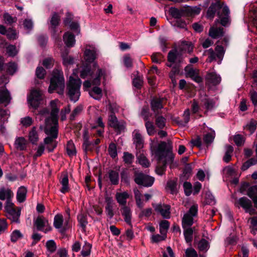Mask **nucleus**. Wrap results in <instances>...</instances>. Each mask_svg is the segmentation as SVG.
I'll list each match as a JSON object with an SVG mask.
<instances>
[{"label": "nucleus", "instance_id": "1", "mask_svg": "<svg viewBox=\"0 0 257 257\" xmlns=\"http://www.w3.org/2000/svg\"><path fill=\"white\" fill-rule=\"evenodd\" d=\"M151 150L157 161L156 172L161 176L165 173L167 165L172 164L174 161V155L172 151V144L165 142H161L157 146L152 144Z\"/></svg>", "mask_w": 257, "mask_h": 257}, {"label": "nucleus", "instance_id": "2", "mask_svg": "<svg viewBox=\"0 0 257 257\" xmlns=\"http://www.w3.org/2000/svg\"><path fill=\"white\" fill-rule=\"evenodd\" d=\"M151 150L157 161L156 172L161 176L165 173L167 165L172 164L174 161V155L172 151V144L165 142H161L157 146L152 144Z\"/></svg>", "mask_w": 257, "mask_h": 257}, {"label": "nucleus", "instance_id": "3", "mask_svg": "<svg viewBox=\"0 0 257 257\" xmlns=\"http://www.w3.org/2000/svg\"><path fill=\"white\" fill-rule=\"evenodd\" d=\"M65 88V80L63 71L61 69H54L50 80L48 91L52 93L54 91L59 94H63Z\"/></svg>", "mask_w": 257, "mask_h": 257}, {"label": "nucleus", "instance_id": "4", "mask_svg": "<svg viewBox=\"0 0 257 257\" xmlns=\"http://www.w3.org/2000/svg\"><path fill=\"white\" fill-rule=\"evenodd\" d=\"M81 85V81L80 79H74L70 76L67 84V95L71 101L74 102L78 100L80 95V88Z\"/></svg>", "mask_w": 257, "mask_h": 257}, {"label": "nucleus", "instance_id": "5", "mask_svg": "<svg viewBox=\"0 0 257 257\" xmlns=\"http://www.w3.org/2000/svg\"><path fill=\"white\" fill-rule=\"evenodd\" d=\"M198 213V205L194 204L191 206L187 212L184 214L182 220V225L183 229L189 227L193 224V217L197 216Z\"/></svg>", "mask_w": 257, "mask_h": 257}, {"label": "nucleus", "instance_id": "6", "mask_svg": "<svg viewBox=\"0 0 257 257\" xmlns=\"http://www.w3.org/2000/svg\"><path fill=\"white\" fill-rule=\"evenodd\" d=\"M58 100H52L50 102L51 107V116L45 119V125L58 127V114L59 109L57 107Z\"/></svg>", "mask_w": 257, "mask_h": 257}, {"label": "nucleus", "instance_id": "7", "mask_svg": "<svg viewBox=\"0 0 257 257\" xmlns=\"http://www.w3.org/2000/svg\"><path fill=\"white\" fill-rule=\"evenodd\" d=\"M135 182L139 185L149 187L152 186L154 182V178L152 177L144 174L141 172L135 171Z\"/></svg>", "mask_w": 257, "mask_h": 257}, {"label": "nucleus", "instance_id": "8", "mask_svg": "<svg viewBox=\"0 0 257 257\" xmlns=\"http://www.w3.org/2000/svg\"><path fill=\"white\" fill-rule=\"evenodd\" d=\"M108 124L114 129L117 135L124 132L125 129V122L122 120H118L115 115L113 113H111L108 116Z\"/></svg>", "mask_w": 257, "mask_h": 257}, {"label": "nucleus", "instance_id": "9", "mask_svg": "<svg viewBox=\"0 0 257 257\" xmlns=\"http://www.w3.org/2000/svg\"><path fill=\"white\" fill-rule=\"evenodd\" d=\"M236 207L238 208L242 207L245 212L253 215L256 213V211L252 207L251 200L246 197H242L236 200L234 203Z\"/></svg>", "mask_w": 257, "mask_h": 257}, {"label": "nucleus", "instance_id": "10", "mask_svg": "<svg viewBox=\"0 0 257 257\" xmlns=\"http://www.w3.org/2000/svg\"><path fill=\"white\" fill-rule=\"evenodd\" d=\"M44 132L48 136L44 139L46 144L57 143L55 139L58 137V127L45 125Z\"/></svg>", "mask_w": 257, "mask_h": 257}, {"label": "nucleus", "instance_id": "11", "mask_svg": "<svg viewBox=\"0 0 257 257\" xmlns=\"http://www.w3.org/2000/svg\"><path fill=\"white\" fill-rule=\"evenodd\" d=\"M35 226L39 231H42L45 233L52 230V227L49 225L48 220L43 216H39L34 222Z\"/></svg>", "mask_w": 257, "mask_h": 257}, {"label": "nucleus", "instance_id": "12", "mask_svg": "<svg viewBox=\"0 0 257 257\" xmlns=\"http://www.w3.org/2000/svg\"><path fill=\"white\" fill-rule=\"evenodd\" d=\"M105 71L104 69L98 68L96 72V76L91 82L89 80H86L83 83V86L85 88L90 87L91 85L98 86L100 84L101 78H105Z\"/></svg>", "mask_w": 257, "mask_h": 257}, {"label": "nucleus", "instance_id": "13", "mask_svg": "<svg viewBox=\"0 0 257 257\" xmlns=\"http://www.w3.org/2000/svg\"><path fill=\"white\" fill-rule=\"evenodd\" d=\"M152 205L155 211L160 213L164 218L169 219L170 218L171 207L170 205L162 203L153 204Z\"/></svg>", "mask_w": 257, "mask_h": 257}, {"label": "nucleus", "instance_id": "14", "mask_svg": "<svg viewBox=\"0 0 257 257\" xmlns=\"http://www.w3.org/2000/svg\"><path fill=\"white\" fill-rule=\"evenodd\" d=\"M42 92L39 90L35 89L31 91L28 101L32 107L36 108L39 106L42 100Z\"/></svg>", "mask_w": 257, "mask_h": 257}, {"label": "nucleus", "instance_id": "15", "mask_svg": "<svg viewBox=\"0 0 257 257\" xmlns=\"http://www.w3.org/2000/svg\"><path fill=\"white\" fill-rule=\"evenodd\" d=\"M60 21V16L56 13H54L50 21V26L49 29L50 30L52 35L56 38L59 36L57 35V27L59 26Z\"/></svg>", "mask_w": 257, "mask_h": 257}, {"label": "nucleus", "instance_id": "16", "mask_svg": "<svg viewBox=\"0 0 257 257\" xmlns=\"http://www.w3.org/2000/svg\"><path fill=\"white\" fill-rule=\"evenodd\" d=\"M6 213L7 218L12 222L19 223L20 222V217L21 214V208L16 207L9 210Z\"/></svg>", "mask_w": 257, "mask_h": 257}, {"label": "nucleus", "instance_id": "17", "mask_svg": "<svg viewBox=\"0 0 257 257\" xmlns=\"http://www.w3.org/2000/svg\"><path fill=\"white\" fill-rule=\"evenodd\" d=\"M133 140L137 149L140 150L144 147V138L139 130H135L133 132Z\"/></svg>", "mask_w": 257, "mask_h": 257}, {"label": "nucleus", "instance_id": "18", "mask_svg": "<svg viewBox=\"0 0 257 257\" xmlns=\"http://www.w3.org/2000/svg\"><path fill=\"white\" fill-rule=\"evenodd\" d=\"M230 11L227 6L223 7L221 13H218V16L220 19V24L224 26H227L229 24Z\"/></svg>", "mask_w": 257, "mask_h": 257}, {"label": "nucleus", "instance_id": "19", "mask_svg": "<svg viewBox=\"0 0 257 257\" xmlns=\"http://www.w3.org/2000/svg\"><path fill=\"white\" fill-rule=\"evenodd\" d=\"M164 98H153L151 100V105L152 110L154 111L155 115L159 113V110L163 108V102Z\"/></svg>", "mask_w": 257, "mask_h": 257}, {"label": "nucleus", "instance_id": "20", "mask_svg": "<svg viewBox=\"0 0 257 257\" xmlns=\"http://www.w3.org/2000/svg\"><path fill=\"white\" fill-rule=\"evenodd\" d=\"M120 211L124 221L132 227L133 226L132 223V215L131 208L127 206H124L121 207Z\"/></svg>", "mask_w": 257, "mask_h": 257}, {"label": "nucleus", "instance_id": "21", "mask_svg": "<svg viewBox=\"0 0 257 257\" xmlns=\"http://www.w3.org/2000/svg\"><path fill=\"white\" fill-rule=\"evenodd\" d=\"M215 3H212L209 7L207 12V17L209 19H212L214 17L216 11L222 8V5L219 0H216Z\"/></svg>", "mask_w": 257, "mask_h": 257}, {"label": "nucleus", "instance_id": "22", "mask_svg": "<svg viewBox=\"0 0 257 257\" xmlns=\"http://www.w3.org/2000/svg\"><path fill=\"white\" fill-rule=\"evenodd\" d=\"M64 222V218L62 215L57 214L56 215L54 218V226L56 228L60 229L61 232H64L67 229L65 225L63 226Z\"/></svg>", "mask_w": 257, "mask_h": 257}, {"label": "nucleus", "instance_id": "23", "mask_svg": "<svg viewBox=\"0 0 257 257\" xmlns=\"http://www.w3.org/2000/svg\"><path fill=\"white\" fill-rule=\"evenodd\" d=\"M97 55V51L95 48L86 49L84 52V59L87 63H91L96 58Z\"/></svg>", "mask_w": 257, "mask_h": 257}, {"label": "nucleus", "instance_id": "24", "mask_svg": "<svg viewBox=\"0 0 257 257\" xmlns=\"http://www.w3.org/2000/svg\"><path fill=\"white\" fill-rule=\"evenodd\" d=\"M105 202L106 203L105 207V212L109 218L111 219L114 215L113 200L111 197L106 196L105 197Z\"/></svg>", "mask_w": 257, "mask_h": 257}, {"label": "nucleus", "instance_id": "25", "mask_svg": "<svg viewBox=\"0 0 257 257\" xmlns=\"http://www.w3.org/2000/svg\"><path fill=\"white\" fill-rule=\"evenodd\" d=\"M11 97L7 89L0 90V103L4 104L7 106L10 102Z\"/></svg>", "mask_w": 257, "mask_h": 257}, {"label": "nucleus", "instance_id": "26", "mask_svg": "<svg viewBox=\"0 0 257 257\" xmlns=\"http://www.w3.org/2000/svg\"><path fill=\"white\" fill-rule=\"evenodd\" d=\"M129 197V194L126 191L117 192L115 194V198L117 203L122 206H126V200Z\"/></svg>", "mask_w": 257, "mask_h": 257}, {"label": "nucleus", "instance_id": "27", "mask_svg": "<svg viewBox=\"0 0 257 257\" xmlns=\"http://www.w3.org/2000/svg\"><path fill=\"white\" fill-rule=\"evenodd\" d=\"M207 82L213 85L218 84L221 81V77L215 72H210L206 75Z\"/></svg>", "mask_w": 257, "mask_h": 257}, {"label": "nucleus", "instance_id": "28", "mask_svg": "<svg viewBox=\"0 0 257 257\" xmlns=\"http://www.w3.org/2000/svg\"><path fill=\"white\" fill-rule=\"evenodd\" d=\"M63 41L67 47H72L75 43L74 35L69 32H66L63 36Z\"/></svg>", "mask_w": 257, "mask_h": 257}, {"label": "nucleus", "instance_id": "29", "mask_svg": "<svg viewBox=\"0 0 257 257\" xmlns=\"http://www.w3.org/2000/svg\"><path fill=\"white\" fill-rule=\"evenodd\" d=\"M69 52V50L67 49H65L61 52V56L63 60V64L64 66L73 64L74 62V58L68 55Z\"/></svg>", "mask_w": 257, "mask_h": 257}, {"label": "nucleus", "instance_id": "30", "mask_svg": "<svg viewBox=\"0 0 257 257\" xmlns=\"http://www.w3.org/2000/svg\"><path fill=\"white\" fill-rule=\"evenodd\" d=\"M60 184L62 185V187L60 191L61 193L65 194L68 192L70 190V187L69 186V180L67 175H65L59 180Z\"/></svg>", "mask_w": 257, "mask_h": 257}, {"label": "nucleus", "instance_id": "31", "mask_svg": "<svg viewBox=\"0 0 257 257\" xmlns=\"http://www.w3.org/2000/svg\"><path fill=\"white\" fill-rule=\"evenodd\" d=\"M92 71L89 64H86L81 67L80 71V76L82 79H85L88 77L92 76Z\"/></svg>", "mask_w": 257, "mask_h": 257}, {"label": "nucleus", "instance_id": "32", "mask_svg": "<svg viewBox=\"0 0 257 257\" xmlns=\"http://www.w3.org/2000/svg\"><path fill=\"white\" fill-rule=\"evenodd\" d=\"M215 131L211 129V132L207 133L203 135V143L206 145L207 147H208L213 143L215 139Z\"/></svg>", "mask_w": 257, "mask_h": 257}, {"label": "nucleus", "instance_id": "33", "mask_svg": "<svg viewBox=\"0 0 257 257\" xmlns=\"http://www.w3.org/2000/svg\"><path fill=\"white\" fill-rule=\"evenodd\" d=\"M134 196L136 205L139 209H142L145 206L144 201L142 200L143 195L137 188L134 189Z\"/></svg>", "mask_w": 257, "mask_h": 257}, {"label": "nucleus", "instance_id": "34", "mask_svg": "<svg viewBox=\"0 0 257 257\" xmlns=\"http://www.w3.org/2000/svg\"><path fill=\"white\" fill-rule=\"evenodd\" d=\"M27 190L26 187L21 186L19 188L17 193V199L20 203L24 202L26 199Z\"/></svg>", "mask_w": 257, "mask_h": 257}, {"label": "nucleus", "instance_id": "35", "mask_svg": "<svg viewBox=\"0 0 257 257\" xmlns=\"http://www.w3.org/2000/svg\"><path fill=\"white\" fill-rule=\"evenodd\" d=\"M91 97L95 100H100L102 97V89L97 86L93 87L89 92Z\"/></svg>", "mask_w": 257, "mask_h": 257}, {"label": "nucleus", "instance_id": "36", "mask_svg": "<svg viewBox=\"0 0 257 257\" xmlns=\"http://www.w3.org/2000/svg\"><path fill=\"white\" fill-rule=\"evenodd\" d=\"M27 140L24 137L17 138L15 142V147L20 151L25 150L27 148Z\"/></svg>", "mask_w": 257, "mask_h": 257}, {"label": "nucleus", "instance_id": "37", "mask_svg": "<svg viewBox=\"0 0 257 257\" xmlns=\"http://www.w3.org/2000/svg\"><path fill=\"white\" fill-rule=\"evenodd\" d=\"M13 196V193L9 188L2 187L0 188V199L2 200L11 199Z\"/></svg>", "mask_w": 257, "mask_h": 257}, {"label": "nucleus", "instance_id": "38", "mask_svg": "<svg viewBox=\"0 0 257 257\" xmlns=\"http://www.w3.org/2000/svg\"><path fill=\"white\" fill-rule=\"evenodd\" d=\"M209 36L213 38L216 39L222 37L223 35V29L222 28H211L209 31Z\"/></svg>", "mask_w": 257, "mask_h": 257}, {"label": "nucleus", "instance_id": "39", "mask_svg": "<svg viewBox=\"0 0 257 257\" xmlns=\"http://www.w3.org/2000/svg\"><path fill=\"white\" fill-rule=\"evenodd\" d=\"M108 178L112 185H116L119 183L118 173L114 170H110L108 172Z\"/></svg>", "mask_w": 257, "mask_h": 257}, {"label": "nucleus", "instance_id": "40", "mask_svg": "<svg viewBox=\"0 0 257 257\" xmlns=\"http://www.w3.org/2000/svg\"><path fill=\"white\" fill-rule=\"evenodd\" d=\"M202 102L207 111H211L215 108V102L212 99L205 98L202 100Z\"/></svg>", "mask_w": 257, "mask_h": 257}, {"label": "nucleus", "instance_id": "41", "mask_svg": "<svg viewBox=\"0 0 257 257\" xmlns=\"http://www.w3.org/2000/svg\"><path fill=\"white\" fill-rule=\"evenodd\" d=\"M170 227V223L166 220H162L159 224L160 232L162 235H167V231Z\"/></svg>", "mask_w": 257, "mask_h": 257}, {"label": "nucleus", "instance_id": "42", "mask_svg": "<svg viewBox=\"0 0 257 257\" xmlns=\"http://www.w3.org/2000/svg\"><path fill=\"white\" fill-rule=\"evenodd\" d=\"M194 228L187 227L184 229V235L187 243H191L193 239Z\"/></svg>", "mask_w": 257, "mask_h": 257}, {"label": "nucleus", "instance_id": "43", "mask_svg": "<svg viewBox=\"0 0 257 257\" xmlns=\"http://www.w3.org/2000/svg\"><path fill=\"white\" fill-rule=\"evenodd\" d=\"M66 149L67 153L69 156L72 157L76 154V148L72 141L68 142Z\"/></svg>", "mask_w": 257, "mask_h": 257}, {"label": "nucleus", "instance_id": "44", "mask_svg": "<svg viewBox=\"0 0 257 257\" xmlns=\"http://www.w3.org/2000/svg\"><path fill=\"white\" fill-rule=\"evenodd\" d=\"M233 151V148L230 145H227L225 146V153L223 157V160L228 163L231 160V155Z\"/></svg>", "mask_w": 257, "mask_h": 257}, {"label": "nucleus", "instance_id": "45", "mask_svg": "<svg viewBox=\"0 0 257 257\" xmlns=\"http://www.w3.org/2000/svg\"><path fill=\"white\" fill-rule=\"evenodd\" d=\"M10 116V111L9 109H4L0 107V119L3 124L8 122Z\"/></svg>", "mask_w": 257, "mask_h": 257}, {"label": "nucleus", "instance_id": "46", "mask_svg": "<svg viewBox=\"0 0 257 257\" xmlns=\"http://www.w3.org/2000/svg\"><path fill=\"white\" fill-rule=\"evenodd\" d=\"M77 219L80 226L82 228L83 230H85L86 225L88 223L87 216L83 213L79 214L77 216Z\"/></svg>", "mask_w": 257, "mask_h": 257}, {"label": "nucleus", "instance_id": "47", "mask_svg": "<svg viewBox=\"0 0 257 257\" xmlns=\"http://www.w3.org/2000/svg\"><path fill=\"white\" fill-rule=\"evenodd\" d=\"M257 163V157L256 158H252L244 162L242 167L241 170L245 171L247 170L250 166L255 165Z\"/></svg>", "mask_w": 257, "mask_h": 257}, {"label": "nucleus", "instance_id": "48", "mask_svg": "<svg viewBox=\"0 0 257 257\" xmlns=\"http://www.w3.org/2000/svg\"><path fill=\"white\" fill-rule=\"evenodd\" d=\"M257 121L251 119L244 127V128L249 131L250 134H253L256 128Z\"/></svg>", "mask_w": 257, "mask_h": 257}, {"label": "nucleus", "instance_id": "49", "mask_svg": "<svg viewBox=\"0 0 257 257\" xmlns=\"http://www.w3.org/2000/svg\"><path fill=\"white\" fill-rule=\"evenodd\" d=\"M198 248L201 251H207L209 248L208 242L205 239H202L198 242Z\"/></svg>", "mask_w": 257, "mask_h": 257}, {"label": "nucleus", "instance_id": "50", "mask_svg": "<svg viewBox=\"0 0 257 257\" xmlns=\"http://www.w3.org/2000/svg\"><path fill=\"white\" fill-rule=\"evenodd\" d=\"M171 15L175 19H180L183 16L182 8L178 9L174 7H171L170 9Z\"/></svg>", "mask_w": 257, "mask_h": 257}, {"label": "nucleus", "instance_id": "51", "mask_svg": "<svg viewBox=\"0 0 257 257\" xmlns=\"http://www.w3.org/2000/svg\"><path fill=\"white\" fill-rule=\"evenodd\" d=\"M178 53L176 50H171L168 54V61L170 63H174L177 60Z\"/></svg>", "mask_w": 257, "mask_h": 257}, {"label": "nucleus", "instance_id": "52", "mask_svg": "<svg viewBox=\"0 0 257 257\" xmlns=\"http://www.w3.org/2000/svg\"><path fill=\"white\" fill-rule=\"evenodd\" d=\"M108 152L110 157L114 159L117 156L116 145L113 143H111L108 146Z\"/></svg>", "mask_w": 257, "mask_h": 257}, {"label": "nucleus", "instance_id": "53", "mask_svg": "<svg viewBox=\"0 0 257 257\" xmlns=\"http://www.w3.org/2000/svg\"><path fill=\"white\" fill-rule=\"evenodd\" d=\"M29 140L32 144H35L38 140V136L35 127H33L29 133Z\"/></svg>", "mask_w": 257, "mask_h": 257}, {"label": "nucleus", "instance_id": "54", "mask_svg": "<svg viewBox=\"0 0 257 257\" xmlns=\"http://www.w3.org/2000/svg\"><path fill=\"white\" fill-rule=\"evenodd\" d=\"M92 245L87 242H85L83 246L81 254L83 257H86L90 255Z\"/></svg>", "mask_w": 257, "mask_h": 257}, {"label": "nucleus", "instance_id": "55", "mask_svg": "<svg viewBox=\"0 0 257 257\" xmlns=\"http://www.w3.org/2000/svg\"><path fill=\"white\" fill-rule=\"evenodd\" d=\"M145 126L147 133L149 136H153L155 134L156 132L153 122L149 120L146 121L145 123Z\"/></svg>", "mask_w": 257, "mask_h": 257}, {"label": "nucleus", "instance_id": "56", "mask_svg": "<svg viewBox=\"0 0 257 257\" xmlns=\"http://www.w3.org/2000/svg\"><path fill=\"white\" fill-rule=\"evenodd\" d=\"M167 187L170 189L171 193L173 194L177 192V181L175 180H170L167 182Z\"/></svg>", "mask_w": 257, "mask_h": 257}, {"label": "nucleus", "instance_id": "57", "mask_svg": "<svg viewBox=\"0 0 257 257\" xmlns=\"http://www.w3.org/2000/svg\"><path fill=\"white\" fill-rule=\"evenodd\" d=\"M134 160V156L128 152H124L123 156V161L125 164L131 165Z\"/></svg>", "mask_w": 257, "mask_h": 257}, {"label": "nucleus", "instance_id": "58", "mask_svg": "<svg viewBox=\"0 0 257 257\" xmlns=\"http://www.w3.org/2000/svg\"><path fill=\"white\" fill-rule=\"evenodd\" d=\"M156 116V124L160 128H163L166 124V118L162 116Z\"/></svg>", "mask_w": 257, "mask_h": 257}, {"label": "nucleus", "instance_id": "59", "mask_svg": "<svg viewBox=\"0 0 257 257\" xmlns=\"http://www.w3.org/2000/svg\"><path fill=\"white\" fill-rule=\"evenodd\" d=\"M17 69V65L14 62H9L7 64V72L10 75H13Z\"/></svg>", "mask_w": 257, "mask_h": 257}, {"label": "nucleus", "instance_id": "60", "mask_svg": "<svg viewBox=\"0 0 257 257\" xmlns=\"http://www.w3.org/2000/svg\"><path fill=\"white\" fill-rule=\"evenodd\" d=\"M237 236L235 235H230L225 239V245L226 246L234 245L237 243Z\"/></svg>", "mask_w": 257, "mask_h": 257}, {"label": "nucleus", "instance_id": "61", "mask_svg": "<svg viewBox=\"0 0 257 257\" xmlns=\"http://www.w3.org/2000/svg\"><path fill=\"white\" fill-rule=\"evenodd\" d=\"M23 237L22 233L19 230H14L11 235V240L13 242H16L19 239Z\"/></svg>", "mask_w": 257, "mask_h": 257}, {"label": "nucleus", "instance_id": "62", "mask_svg": "<svg viewBox=\"0 0 257 257\" xmlns=\"http://www.w3.org/2000/svg\"><path fill=\"white\" fill-rule=\"evenodd\" d=\"M215 51L217 58L220 60H222L225 52L223 47L221 45H217L215 48Z\"/></svg>", "mask_w": 257, "mask_h": 257}, {"label": "nucleus", "instance_id": "63", "mask_svg": "<svg viewBox=\"0 0 257 257\" xmlns=\"http://www.w3.org/2000/svg\"><path fill=\"white\" fill-rule=\"evenodd\" d=\"M123 62L126 67L132 68L133 67V59L131 58L130 54H127L123 56Z\"/></svg>", "mask_w": 257, "mask_h": 257}, {"label": "nucleus", "instance_id": "64", "mask_svg": "<svg viewBox=\"0 0 257 257\" xmlns=\"http://www.w3.org/2000/svg\"><path fill=\"white\" fill-rule=\"evenodd\" d=\"M6 35L9 40H16L18 38L17 33L13 28H9Z\"/></svg>", "mask_w": 257, "mask_h": 257}]
</instances>
